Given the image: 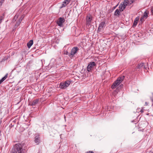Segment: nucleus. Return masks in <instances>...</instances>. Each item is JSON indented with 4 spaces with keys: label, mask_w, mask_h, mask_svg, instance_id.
<instances>
[{
    "label": "nucleus",
    "mask_w": 153,
    "mask_h": 153,
    "mask_svg": "<svg viewBox=\"0 0 153 153\" xmlns=\"http://www.w3.org/2000/svg\"><path fill=\"white\" fill-rule=\"evenodd\" d=\"M11 153H24V150L21 144H16L12 148L11 151Z\"/></svg>",
    "instance_id": "1"
},
{
    "label": "nucleus",
    "mask_w": 153,
    "mask_h": 153,
    "mask_svg": "<svg viewBox=\"0 0 153 153\" xmlns=\"http://www.w3.org/2000/svg\"><path fill=\"white\" fill-rule=\"evenodd\" d=\"M18 15H16L14 17V19H16L18 18Z\"/></svg>",
    "instance_id": "22"
},
{
    "label": "nucleus",
    "mask_w": 153,
    "mask_h": 153,
    "mask_svg": "<svg viewBox=\"0 0 153 153\" xmlns=\"http://www.w3.org/2000/svg\"><path fill=\"white\" fill-rule=\"evenodd\" d=\"M67 4H65V3H64V1L63 2V4L62 5V6L61 8L65 7V6Z\"/></svg>",
    "instance_id": "20"
},
{
    "label": "nucleus",
    "mask_w": 153,
    "mask_h": 153,
    "mask_svg": "<svg viewBox=\"0 0 153 153\" xmlns=\"http://www.w3.org/2000/svg\"><path fill=\"white\" fill-rule=\"evenodd\" d=\"M151 11L152 13L153 14V7H152L151 9Z\"/></svg>",
    "instance_id": "23"
},
{
    "label": "nucleus",
    "mask_w": 153,
    "mask_h": 153,
    "mask_svg": "<svg viewBox=\"0 0 153 153\" xmlns=\"http://www.w3.org/2000/svg\"><path fill=\"white\" fill-rule=\"evenodd\" d=\"M142 19H143V18H141V19H140V21H142Z\"/></svg>",
    "instance_id": "31"
},
{
    "label": "nucleus",
    "mask_w": 153,
    "mask_h": 153,
    "mask_svg": "<svg viewBox=\"0 0 153 153\" xmlns=\"http://www.w3.org/2000/svg\"><path fill=\"white\" fill-rule=\"evenodd\" d=\"M151 100L152 102L153 103V96H151Z\"/></svg>",
    "instance_id": "24"
},
{
    "label": "nucleus",
    "mask_w": 153,
    "mask_h": 153,
    "mask_svg": "<svg viewBox=\"0 0 153 153\" xmlns=\"http://www.w3.org/2000/svg\"><path fill=\"white\" fill-rule=\"evenodd\" d=\"M141 113L143 112V110H141L140 111Z\"/></svg>",
    "instance_id": "30"
},
{
    "label": "nucleus",
    "mask_w": 153,
    "mask_h": 153,
    "mask_svg": "<svg viewBox=\"0 0 153 153\" xmlns=\"http://www.w3.org/2000/svg\"><path fill=\"white\" fill-rule=\"evenodd\" d=\"M79 49L77 47H74L71 50L69 56L71 57H73L74 56L76 53Z\"/></svg>",
    "instance_id": "6"
},
{
    "label": "nucleus",
    "mask_w": 153,
    "mask_h": 153,
    "mask_svg": "<svg viewBox=\"0 0 153 153\" xmlns=\"http://www.w3.org/2000/svg\"><path fill=\"white\" fill-rule=\"evenodd\" d=\"M33 44V41L32 40H30L27 44V46L28 48H30Z\"/></svg>",
    "instance_id": "13"
},
{
    "label": "nucleus",
    "mask_w": 153,
    "mask_h": 153,
    "mask_svg": "<svg viewBox=\"0 0 153 153\" xmlns=\"http://www.w3.org/2000/svg\"><path fill=\"white\" fill-rule=\"evenodd\" d=\"M71 83L70 81L67 80L60 82L59 87L62 89H65L68 87Z\"/></svg>",
    "instance_id": "4"
},
{
    "label": "nucleus",
    "mask_w": 153,
    "mask_h": 153,
    "mask_svg": "<svg viewBox=\"0 0 153 153\" xmlns=\"http://www.w3.org/2000/svg\"><path fill=\"white\" fill-rule=\"evenodd\" d=\"M92 19V17L91 15H89L87 16L86 19V26L87 27H89V26L91 25Z\"/></svg>",
    "instance_id": "5"
},
{
    "label": "nucleus",
    "mask_w": 153,
    "mask_h": 153,
    "mask_svg": "<svg viewBox=\"0 0 153 153\" xmlns=\"http://www.w3.org/2000/svg\"><path fill=\"white\" fill-rule=\"evenodd\" d=\"M39 102V100L38 99H36L35 100H34L32 103V105H35L36 104H37Z\"/></svg>",
    "instance_id": "17"
},
{
    "label": "nucleus",
    "mask_w": 153,
    "mask_h": 153,
    "mask_svg": "<svg viewBox=\"0 0 153 153\" xmlns=\"http://www.w3.org/2000/svg\"><path fill=\"white\" fill-rule=\"evenodd\" d=\"M121 93H123V91H119L118 89H117L114 92L113 94L114 95H115L117 94L118 95H121Z\"/></svg>",
    "instance_id": "9"
},
{
    "label": "nucleus",
    "mask_w": 153,
    "mask_h": 153,
    "mask_svg": "<svg viewBox=\"0 0 153 153\" xmlns=\"http://www.w3.org/2000/svg\"><path fill=\"white\" fill-rule=\"evenodd\" d=\"M148 16L147 13L146 12H145L144 14L143 17H145L146 18Z\"/></svg>",
    "instance_id": "21"
},
{
    "label": "nucleus",
    "mask_w": 153,
    "mask_h": 153,
    "mask_svg": "<svg viewBox=\"0 0 153 153\" xmlns=\"http://www.w3.org/2000/svg\"><path fill=\"white\" fill-rule=\"evenodd\" d=\"M71 0H65L64 1V3L66 4H68L70 1Z\"/></svg>",
    "instance_id": "19"
},
{
    "label": "nucleus",
    "mask_w": 153,
    "mask_h": 153,
    "mask_svg": "<svg viewBox=\"0 0 153 153\" xmlns=\"http://www.w3.org/2000/svg\"><path fill=\"white\" fill-rule=\"evenodd\" d=\"M5 13H3V16H2L3 17V18H4V15H5Z\"/></svg>",
    "instance_id": "28"
},
{
    "label": "nucleus",
    "mask_w": 153,
    "mask_h": 153,
    "mask_svg": "<svg viewBox=\"0 0 153 153\" xmlns=\"http://www.w3.org/2000/svg\"><path fill=\"white\" fill-rule=\"evenodd\" d=\"M64 118H65V116H64Z\"/></svg>",
    "instance_id": "32"
},
{
    "label": "nucleus",
    "mask_w": 153,
    "mask_h": 153,
    "mask_svg": "<svg viewBox=\"0 0 153 153\" xmlns=\"http://www.w3.org/2000/svg\"><path fill=\"white\" fill-rule=\"evenodd\" d=\"M152 94L153 95V94Z\"/></svg>",
    "instance_id": "34"
},
{
    "label": "nucleus",
    "mask_w": 153,
    "mask_h": 153,
    "mask_svg": "<svg viewBox=\"0 0 153 153\" xmlns=\"http://www.w3.org/2000/svg\"><path fill=\"white\" fill-rule=\"evenodd\" d=\"M23 17H23V16H22L21 17V18H20L19 19V21H17V22L16 23V24H15V26H19V25L20 24V23L21 22V21H22V20Z\"/></svg>",
    "instance_id": "14"
},
{
    "label": "nucleus",
    "mask_w": 153,
    "mask_h": 153,
    "mask_svg": "<svg viewBox=\"0 0 153 153\" xmlns=\"http://www.w3.org/2000/svg\"><path fill=\"white\" fill-rule=\"evenodd\" d=\"M139 18L138 17H136L133 23L132 27H135L137 25V22L139 21Z\"/></svg>",
    "instance_id": "11"
},
{
    "label": "nucleus",
    "mask_w": 153,
    "mask_h": 153,
    "mask_svg": "<svg viewBox=\"0 0 153 153\" xmlns=\"http://www.w3.org/2000/svg\"><path fill=\"white\" fill-rule=\"evenodd\" d=\"M95 65L96 63L94 62H90L87 67V71L89 72L90 71L92 68Z\"/></svg>",
    "instance_id": "8"
},
{
    "label": "nucleus",
    "mask_w": 153,
    "mask_h": 153,
    "mask_svg": "<svg viewBox=\"0 0 153 153\" xmlns=\"http://www.w3.org/2000/svg\"><path fill=\"white\" fill-rule=\"evenodd\" d=\"M148 104L149 103H148L147 102H145V105H146V106H147L148 105Z\"/></svg>",
    "instance_id": "25"
},
{
    "label": "nucleus",
    "mask_w": 153,
    "mask_h": 153,
    "mask_svg": "<svg viewBox=\"0 0 153 153\" xmlns=\"http://www.w3.org/2000/svg\"><path fill=\"white\" fill-rule=\"evenodd\" d=\"M7 76L8 74H7L4 77L0 80V84L7 77Z\"/></svg>",
    "instance_id": "16"
},
{
    "label": "nucleus",
    "mask_w": 153,
    "mask_h": 153,
    "mask_svg": "<svg viewBox=\"0 0 153 153\" xmlns=\"http://www.w3.org/2000/svg\"><path fill=\"white\" fill-rule=\"evenodd\" d=\"M117 5L114 8H115L117 6Z\"/></svg>",
    "instance_id": "33"
},
{
    "label": "nucleus",
    "mask_w": 153,
    "mask_h": 153,
    "mask_svg": "<svg viewBox=\"0 0 153 153\" xmlns=\"http://www.w3.org/2000/svg\"><path fill=\"white\" fill-rule=\"evenodd\" d=\"M105 26V23L104 22H102L100 24L98 29H101Z\"/></svg>",
    "instance_id": "12"
},
{
    "label": "nucleus",
    "mask_w": 153,
    "mask_h": 153,
    "mask_svg": "<svg viewBox=\"0 0 153 153\" xmlns=\"http://www.w3.org/2000/svg\"><path fill=\"white\" fill-rule=\"evenodd\" d=\"M144 63H141L140 64H139L137 66V68H140L144 66Z\"/></svg>",
    "instance_id": "18"
},
{
    "label": "nucleus",
    "mask_w": 153,
    "mask_h": 153,
    "mask_svg": "<svg viewBox=\"0 0 153 153\" xmlns=\"http://www.w3.org/2000/svg\"><path fill=\"white\" fill-rule=\"evenodd\" d=\"M4 1V0H1L0 1L2 3H3Z\"/></svg>",
    "instance_id": "27"
},
{
    "label": "nucleus",
    "mask_w": 153,
    "mask_h": 153,
    "mask_svg": "<svg viewBox=\"0 0 153 153\" xmlns=\"http://www.w3.org/2000/svg\"><path fill=\"white\" fill-rule=\"evenodd\" d=\"M65 21V20L63 18L60 17L57 20L56 23L59 26L62 27L63 26V24Z\"/></svg>",
    "instance_id": "7"
},
{
    "label": "nucleus",
    "mask_w": 153,
    "mask_h": 153,
    "mask_svg": "<svg viewBox=\"0 0 153 153\" xmlns=\"http://www.w3.org/2000/svg\"><path fill=\"white\" fill-rule=\"evenodd\" d=\"M128 0H124L123 2L121 3L119 6V8L120 11H123L126 7L129 4Z\"/></svg>",
    "instance_id": "3"
},
{
    "label": "nucleus",
    "mask_w": 153,
    "mask_h": 153,
    "mask_svg": "<svg viewBox=\"0 0 153 153\" xmlns=\"http://www.w3.org/2000/svg\"><path fill=\"white\" fill-rule=\"evenodd\" d=\"M40 141V137L39 136H36L35 137L34 141L37 144H38Z\"/></svg>",
    "instance_id": "10"
},
{
    "label": "nucleus",
    "mask_w": 153,
    "mask_h": 153,
    "mask_svg": "<svg viewBox=\"0 0 153 153\" xmlns=\"http://www.w3.org/2000/svg\"><path fill=\"white\" fill-rule=\"evenodd\" d=\"M124 76H122L118 78L112 85L111 87V88L112 89H114L117 87L124 79Z\"/></svg>",
    "instance_id": "2"
},
{
    "label": "nucleus",
    "mask_w": 153,
    "mask_h": 153,
    "mask_svg": "<svg viewBox=\"0 0 153 153\" xmlns=\"http://www.w3.org/2000/svg\"><path fill=\"white\" fill-rule=\"evenodd\" d=\"M120 11L118 9H116L114 12V15L115 16H119L120 14Z\"/></svg>",
    "instance_id": "15"
},
{
    "label": "nucleus",
    "mask_w": 153,
    "mask_h": 153,
    "mask_svg": "<svg viewBox=\"0 0 153 153\" xmlns=\"http://www.w3.org/2000/svg\"><path fill=\"white\" fill-rule=\"evenodd\" d=\"M2 3L0 1V7L2 5Z\"/></svg>",
    "instance_id": "29"
},
{
    "label": "nucleus",
    "mask_w": 153,
    "mask_h": 153,
    "mask_svg": "<svg viewBox=\"0 0 153 153\" xmlns=\"http://www.w3.org/2000/svg\"><path fill=\"white\" fill-rule=\"evenodd\" d=\"M86 153H94L93 151H89L87 152Z\"/></svg>",
    "instance_id": "26"
}]
</instances>
